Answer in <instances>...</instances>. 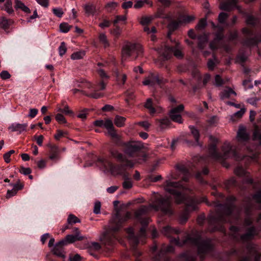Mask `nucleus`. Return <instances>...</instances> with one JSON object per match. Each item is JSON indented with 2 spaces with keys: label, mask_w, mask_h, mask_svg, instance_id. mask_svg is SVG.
I'll use <instances>...</instances> for the list:
<instances>
[{
  "label": "nucleus",
  "mask_w": 261,
  "mask_h": 261,
  "mask_svg": "<svg viewBox=\"0 0 261 261\" xmlns=\"http://www.w3.org/2000/svg\"><path fill=\"white\" fill-rule=\"evenodd\" d=\"M28 126L27 123L20 124V123H12L9 127V129L12 132H18L20 134L23 131L26 130Z\"/></svg>",
  "instance_id": "obj_21"
},
{
  "label": "nucleus",
  "mask_w": 261,
  "mask_h": 261,
  "mask_svg": "<svg viewBox=\"0 0 261 261\" xmlns=\"http://www.w3.org/2000/svg\"><path fill=\"white\" fill-rule=\"evenodd\" d=\"M144 107L148 110V113L151 116L160 113L162 111V108L158 106L151 98H148L144 104Z\"/></svg>",
  "instance_id": "obj_16"
},
{
  "label": "nucleus",
  "mask_w": 261,
  "mask_h": 261,
  "mask_svg": "<svg viewBox=\"0 0 261 261\" xmlns=\"http://www.w3.org/2000/svg\"><path fill=\"white\" fill-rule=\"evenodd\" d=\"M213 57L214 59H208L207 62V67L211 71H213L214 69L216 63L218 62V59L214 54L213 55Z\"/></svg>",
  "instance_id": "obj_30"
},
{
  "label": "nucleus",
  "mask_w": 261,
  "mask_h": 261,
  "mask_svg": "<svg viewBox=\"0 0 261 261\" xmlns=\"http://www.w3.org/2000/svg\"><path fill=\"white\" fill-rule=\"evenodd\" d=\"M118 6L116 2H109L105 6V9L108 12H112Z\"/></svg>",
  "instance_id": "obj_36"
},
{
  "label": "nucleus",
  "mask_w": 261,
  "mask_h": 261,
  "mask_svg": "<svg viewBox=\"0 0 261 261\" xmlns=\"http://www.w3.org/2000/svg\"><path fill=\"white\" fill-rule=\"evenodd\" d=\"M111 23L112 22L110 20L104 19L102 20V22L98 24V26L103 29L109 27L111 25Z\"/></svg>",
  "instance_id": "obj_45"
},
{
  "label": "nucleus",
  "mask_w": 261,
  "mask_h": 261,
  "mask_svg": "<svg viewBox=\"0 0 261 261\" xmlns=\"http://www.w3.org/2000/svg\"><path fill=\"white\" fill-rule=\"evenodd\" d=\"M85 15L87 16L90 15H94L96 12V9L95 5L91 3L86 4L83 6Z\"/></svg>",
  "instance_id": "obj_20"
},
{
  "label": "nucleus",
  "mask_w": 261,
  "mask_h": 261,
  "mask_svg": "<svg viewBox=\"0 0 261 261\" xmlns=\"http://www.w3.org/2000/svg\"><path fill=\"white\" fill-rule=\"evenodd\" d=\"M34 138L35 139L37 144L39 146H41L42 145L44 137L42 135H40L39 136L35 135Z\"/></svg>",
  "instance_id": "obj_59"
},
{
  "label": "nucleus",
  "mask_w": 261,
  "mask_h": 261,
  "mask_svg": "<svg viewBox=\"0 0 261 261\" xmlns=\"http://www.w3.org/2000/svg\"><path fill=\"white\" fill-rule=\"evenodd\" d=\"M220 9L226 11H230L231 10V4L229 2H224L221 4Z\"/></svg>",
  "instance_id": "obj_44"
},
{
  "label": "nucleus",
  "mask_w": 261,
  "mask_h": 261,
  "mask_svg": "<svg viewBox=\"0 0 261 261\" xmlns=\"http://www.w3.org/2000/svg\"><path fill=\"white\" fill-rule=\"evenodd\" d=\"M246 22L248 25L253 28L259 25L260 23L259 20L257 17L250 14L247 15Z\"/></svg>",
  "instance_id": "obj_23"
},
{
  "label": "nucleus",
  "mask_w": 261,
  "mask_h": 261,
  "mask_svg": "<svg viewBox=\"0 0 261 261\" xmlns=\"http://www.w3.org/2000/svg\"><path fill=\"white\" fill-rule=\"evenodd\" d=\"M231 95H236V92L232 89L228 88L227 89L224 90L221 94V98H229Z\"/></svg>",
  "instance_id": "obj_29"
},
{
  "label": "nucleus",
  "mask_w": 261,
  "mask_h": 261,
  "mask_svg": "<svg viewBox=\"0 0 261 261\" xmlns=\"http://www.w3.org/2000/svg\"><path fill=\"white\" fill-rule=\"evenodd\" d=\"M184 106L183 105H180L177 107L172 108L170 111V118L175 122L178 123L182 122L181 116L180 112L184 110Z\"/></svg>",
  "instance_id": "obj_17"
},
{
  "label": "nucleus",
  "mask_w": 261,
  "mask_h": 261,
  "mask_svg": "<svg viewBox=\"0 0 261 261\" xmlns=\"http://www.w3.org/2000/svg\"><path fill=\"white\" fill-rule=\"evenodd\" d=\"M237 137L239 141L243 143L248 141L250 139V136L246 132L245 127L240 125L237 132Z\"/></svg>",
  "instance_id": "obj_18"
},
{
  "label": "nucleus",
  "mask_w": 261,
  "mask_h": 261,
  "mask_svg": "<svg viewBox=\"0 0 261 261\" xmlns=\"http://www.w3.org/2000/svg\"><path fill=\"white\" fill-rule=\"evenodd\" d=\"M252 198L255 202L261 204V189L253 194Z\"/></svg>",
  "instance_id": "obj_41"
},
{
  "label": "nucleus",
  "mask_w": 261,
  "mask_h": 261,
  "mask_svg": "<svg viewBox=\"0 0 261 261\" xmlns=\"http://www.w3.org/2000/svg\"><path fill=\"white\" fill-rule=\"evenodd\" d=\"M66 135H67V133L66 132L58 129L57 130L56 134L55 135L54 137L56 140H60V138L65 137Z\"/></svg>",
  "instance_id": "obj_42"
},
{
  "label": "nucleus",
  "mask_w": 261,
  "mask_h": 261,
  "mask_svg": "<svg viewBox=\"0 0 261 261\" xmlns=\"http://www.w3.org/2000/svg\"><path fill=\"white\" fill-rule=\"evenodd\" d=\"M170 124V120L168 118H163L158 120L156 122V125L160 127L161 130H163L167 127Z\"/></svg>",
  "instance_id": "obj_28"
},
{
  "label": "nucleus",
  "mask_w": 261,
  "mask_h": 261,
  "mask_svg": "<svg viewBox=\"0 0 261 261\" xmlns=\"http://www.w3.org/2000/svg\"><path fill=\"white\" fill-rule=\"evenodd\" d=\"M55 118H56V120L59 123H61V124H66L67 123V121H66L65 118L62 114H61L60 113L57 114L56 115Z\"/></svg>",
  "instance_id": "obj_43"
},
{
  "label": "nucleus",
  "mask_w": 261,
  "mask_h": 261,
  "mask_svg": "<svg viewBox=\"0 0 261 261\" xmlns=\"http://www.w3.org/2000/svg\"><path fill=\"white\" fill-rule=\"evenodd\" d=\"M84 55H85L84 53H82L81 51L75 52V53H73L71 55V58L72 60L81 59L83 58V57Z\"/></svg>",
  "instance_id": "obj_47"
},
{
  "label": "nucleus",
  "mask_w": 261,
  "mask_h": 261,
  "mask_svg": "<svg viewBox=\"0 0 261 261\" xmlns=\"http://www.w3.org/2000/svg\"><path fill=\"white\" fill-rule=\"evenodd\" d=\"M253 138L254 140L258 141L261 145V126L256 127L253 134Z\"/></svg>",
  "instance_id": "obj_33"
},
{
  "label": "nucleus",
  "mask_w": 261,
  "mask_h": 261,
  "mask_svg": "<svg viewBox=\"0 0 261 261\" xmlns=\"http://www.w3.org/2000/svg\"><path fill=\"white\" fill-rule=\"evenodd\" d=\"M10 186H12L13 188L16 190L17 192L18 190H21L23 188V184L20 182V181L18 180L16 183L15 184H10Z\"/></svg>",
  "instance_id": "obj_50"
},
{
  "label": "nucleus",
  "mask_w": 261,
  "mask_h": 261,
  "mask_svg": "<svg viewBox=\"0 0 261 261\" xmlns=\"http://www.w3.org/2000/svg\"><path fill=\"white\" fill-rule=\"evenodd\" d=\"M0 76L3 80H7L10 78L11 75L8 72V71L6 70H3L0 73Z\"/></svg>",
  "instance_id": "obj_57"
},
{
  "label": "nucleus",
  "mask_w": 261,
  "mask_h": 261,
  "mask_svg": "<svg viewBox=\"0 0 261 261\" xmlns=\"http://www.w3.org/2000/svg\"><path fill=\"white\" fill-rule=\"evenodd\" d=\"M205 221V216L204 214L199 215L197 218V222L200 226H203Z\"/></svg>",
  "instance_id": "obj_49"
},
{
  "label": "nucleus",
  "mask_w": 261,
  "mask_h": 261,
  "mask_svg": "<svg viewBox=\"0 0 261 261\" xmlns=\"http://www.w3.org/2000/svg\"><path fill=\"white\" fill-rule=\"evenodd\" d=\"M215 81L216 85L218 87L221 86L224 84L223 80L219 74H217L215 76Z\"/></svg>",
  "instance_id": "obj_48"
},
{
  "label": "nucleus",
  "mask_w": 261,
  "mask_h": 261,
  "mask_svg": "<svg viewBox=\"0 0 261 261\" xmlns=\"http://www.w3.org/2000/svg\"><path fill=\"white\" fill-rule=\"evenodd\" d=\"M133 3L132 1L125 2L122 3V7L124 9H127L130 8H132L133 6Z\"/></svg>",
  "instance_id": "obj_62"
},
{
  "label": "nucleus",
  "mask_w": 261,
  "mask_h": 261,
  "mask_svg": "<svg viewBox=\"0 0 261 261\" xmlns=\"http://www.w3.org/2000/svg\"><path fill=\"white\" fill-rule=\"evenodd\" d=\"M207 25V22L206 18H202L200 19L196 27V28L199 30L204 29Z\"/></svg>",
  "instance_id": "obj_40"
},
{
  "label": "nucleus",
  "mask_w": 261,
  "mask_h": 261,
  "mask_svg": "<svg viewBox=\"0 0 261 261\" xmlns=\"http://www.w3.org/2000/svg\"><path fill=\"white\" fill-rule=\"evenodd\" d=\"M211 148L213 151L212 154L214 158L217 160H221L228 158H232L237 161H244L246 160H251L253 158L250 155L243 154L238 148L233 147L230 145H228V149L224 151L223 155L218 151L216 144H212Z\"/></svg>",
  "instance_id": "obj_7"
},
{
  "label": "nucleus",
  "mask_w": 261,
  "mask_h": 261,
  "mask_svg": "<svg viewBox=\"0 0 261 261\" xmlns=\"http://www.w3.org/2000/svg\"><path fill=\"white\" fill-rule=\"evenodd\" d=\"M151 207L155 211H160L163 215H172L173 214L171 201L170 198H164L161 196L156 199Z\"/></svg>",
  "instance_id": "obj_12"
},
{
  "label": "nucleus",
  "mask_w": 261,
  "mask_h": 261,
  "mask_svg": "<svg viewBox=\"0 0 261 261\" xmlns=\"http://www.w3.org/2000/svg\"><path fill=\"white\" fill-rule=\"evenodd\" d=\"M126 19V18L125 16L123 15H117L116 16L115 19L113 21V23L114 25H116L119 21H123Z\"/></svg>",
  "instance_id": "obj_53"
},
{
  "label": "nucleus",
  "mask_w": 261,
  "mask_h": 261,
  "mask_svg": "<svg viewBox=\"0 0 261 261\" xmlns=\"http://www.w3.org/2000/svg\"><path fill=\"white\" fill-rule=\"evenodd\" d=\"M194 19L195 17L193 16L181 14L177 20L171 21L168 25V32L167 38L173 44L166 45V48L170 53L173 54L177 58H182L184 55L180 50L179 43L175 40H173L171 35L181 24L189 23Z\"/></svg>",
  "instance_id": "obj_6"
},
{
  "label": "nucleus",
  "mask_w": 261,
  "mask_h": 261,
  "mask_svg": "<svg viewBox=\"0 0 261 261\" xmlns=\"http://www.w3.org/2000/svg\"><path fill=\"white\" fill-rule=\"evenodd\" d=\"M211 75L209 73H205L204 75L203 79V85L204 86H205L207 83L210 81L211 79Z\"/></svg>",
  "instance_id": "obj_64"
},
{
  "label": "nucleus",
  "mask_w": 261,
  "mask_h": 261,
  "mask_svg": "<svg viewBox=\"0 0 261 261\" xmlns=\"http://www.w3.org/2000/svg\"><path fill=\"white\" fill-rule=\"evenodd\" d=\"M88 111L89 110L87 109H85L81 111L77 115V117L81 118L83 120L86 119Z\"/></svg>",
  "instance_id": "obj_51"
},
{
  "label": "nucleus",
  "mask_w": 261,
  "mask_h": 261,
  "mask_svg": "<svg viewBox=\"0 0 261 261\" xmlns=\"http://www.w3.org/2000/svg\"><path fill=\"white\" fill-rule=\"evenodd\" d=\"M59 150L57 147H52L50 150L49 159L53 161L56 160L59 158Z\"/></svg>",
  "instance_id": "obj_31"
},
{
  "label": "nucleus",
  "mask_w": 261,
  "mask_h": 261,
  "mask_svg": "<svg viewBox=\"0 0 261 261\" xmlns=\"http://www.w3.org/2000/svg\"><path fill=\"white\" fill-rule=\"evenodd\" d=\"M59 54L61 57L63 56L67 51L66 44L65 42H62L58 48Z\"/></svg>",
  "instance_id": "obj_37"
},
{
  "label": "nucleus",
  "mask_w": 261,
  "mask_h": 261,
  "mask_svg": "<svg viewBox=\"0 0 261 261\" xmlns=\"http://www.w3.org/2000/svg\"><path fill=\"white\" fill-rule=\"evenodd\" d=\"M165 80L160 77L159 74L156 73H151L149 77L146 79L143 83L144 85L154 86L155 85L160 86L161 87L165 84Z\"/></svg>",
  "instance_id": "obj_15"
},
{
  "label": "nucleus",
  "mask_w": 261,
  "mask_h": 261,
  "mask_svg": "<svg viewBox=\"0 0 261 261\" xmlns=\"http://www.w3.org/2000/svg\"><path fill=\"white\" fill-rule=\"evenodd\" d=\"M234 172L236 175L243 178L244 182L251 186L253 189H256L259 185V182H255L251 176L250 173L247 172L242 165L236 167Z\"/></svg>",
  "instance_id": "obj_13"
},
{
  "label": "nucleus",
  "mask_w": 261,
  "mask_h": 261,
  "mask_svg": "<svg viewBox=\"0 0 261 261\" xmlns=\"http://www.w3.org/2000/svg\"><path fill=\"white\" fill-rule=\"evenodd\" d=\"M155 17L158 18H164L167 17V15L165 13L164 10L162 8H158L155 13Z\"/></svg>",
  "instance_id": "obj_46"
},
{
  "label": "nucleus",
  "mask_w": 261,
  "mask_h": 261,
  "mask_svg": "<svg viewBox=\"0 0 261 261\" xmlns=\"http://www.w3.org/2000/svg\"><path fill=\"white\" fill-rule=\"evenodd\" d=\"M228 14L225 12H221L218 16V20L221 24H226L228 18Z\"/></svg>",
  "instance_id": "obj_34"
},
{
  "label": "nucleus",
  "mask_w": 261,
  "mask_h": 261,
  "mask_svg": "<svg viewBox=\"0 0 261 261\" xmlns=\"http://www.w3.org/2000/svg\"><path fill=\"white\" fill-rule=\"evenodd\" d=\"M97 73L99 76L102 79L96 85H93L91 83H88L87 87L89 89H91L92 92L89 93L88 96L94 98H99L101 97L102 95L100 93H97V91H102L105 89L106 86V83L105 82L104 79H108L109 76L106 73L104 70L99 69L97 70Z\"/></svg>",
  "instance_id": "obj_10"
},
{
  "label": "nucleus",
  "mask_w": 261,
  "mask_h": 261,
  "mask_svg": "<svg viewBox=\"0 0 261 261\" xmlns=\"http://www.w3.org/2000/svg\"><path fill=\"white\" fill-rule=\"evenodd\" d=\"M114 76L116 77L118 84L121 87L124 85L127 79V76L125 74L116 71L114 72Z\"/></svg>",
  "instance_id": "obj_22"
},
{
  "label": "nucleus",
  "mask_w": 261,
  "mask_h": 261,
  "mask_svg": "<svg viewBox=\"0 0 261 261\" xmlns=\"http://www.w3.org/2000/svg\"><path fill=\"white\" fill-rule=\"evenodd\" d=\"M70 28L71 26L65 22L61 23L60 24V31L64 33H67L70 30Z\"/></svg>",
  "instance_id": "obj_38"
},
{
  "label": "nucleus",
  "mask_w": 261,
  "mask_h": 261,
  "mask_svg": "<svg viewBox=\"0 0 261 261\" xmlns=\"http://www.w3.org/2000/svg\"><path fill=\"white\" fill-rule=\"evenodd\" d=\"M2 10L6 11L10 15L13 16L14 15V11L12 7V2L11 1H6Z\"/></svg>",
  "instance_id": "obj_27"
},
{
  "label": "nucleus",
  "mask_w": 261,
  "mask_h": 261,
  "mask_svg": "<svg viewBox=\"0 0 261 261\" xmlns=\"http://www.w3.org/2000/svg\"><path fill=\"white\" fill-rule=\"evenodd\" d=\"M54 14L58 17H61L63 12L61 9L54 8L53 10Z\"/></svg>",
  "instance_id": "obj_60"
},
{
  "label": "nucleus",
  "mask_w": 261,
  "mask_h": 261,
  "mask_svg": "<svg viewBox=\"0 0 261 261\" xmlns=\"http://www.w3.org/2000/svg\"><path fill=\"white\" fill-rule=\"evenodd\" d=\"M93 124L95 126L106 128L112 137H117V133L111 119L105 118L104 120H96L93 122Z\"/></svg>",
  "instance_id": "obj_14"
},
{
  "label": "nucleus",
  "mask_w": 261,
  "mask_h": 261,
  "mask_svg": "<svg viewBox=\"0 0 261 261\" xmlns=\"http://www.w3.org/2000/svg\"><path fill=\"white\" fill-rule=\"evenodd\" d=\"M115 28L113 30H112V33L114 34L115 36H116L117 37H118L120 35L121 33L120 28L117 25H115Z\"/></svg>",
  "instance_id": "obj_63"
},
{
  "label": "nucleus",
  "mask_w": 261,
  "mask_h": 261,
  "mask_svg": "<svg viewBox=\"0 0 261 261\" xmlns=\"http://www.w3.org/2000/svg\"><path fill=\"white\" fill-rule=\"evenodd\" d=\"M191 135L193 136L195 139V142H193L194 144H196V145H199V137H200V133L199 130L196 128L194 126L190 125L189 126Z\"/></svg>",
  "instance_id": "obj_24"
},
{
  "label": "nucleus",
  "mask_w": 261,
  "mask_h": 261,
  "mask_svg": "<svg viewBox=\"0 0 261 261\" xmlns=\"http://www.w3.org/2000/svg\"><path fill=\"white\" fill-rule=\"evenodd\" d=\"M38 113V109L36 108H31L29 110V113L28 115V117L31 118H33L37 115Z\"/></svg>",
  "instance_id": "obj_52"
},
{
  "label": "nucleus",
  "mask_w": 261,
  "mask_h": 261,
  "mask_svg": "<svg viewBox=\"0 0 261 261\" xmlns=\"http://www.w3.org/2000/svg\"><path fill=\"white\" fill-rule=\"evenodd\" d=\"M122 54L125 57L136 60L143 57L144 49L142 46L139 43H129L123 47Z\"/></svg>",
  "instance_id": "obj_11"
},
{
  "label": "nucleus",
  "mask_w": 261,
  "mask_h": 261,
  "mask_svg": "<svg viewBox=\"0 0 261 261\" xmlns=\"http://www.w3.org/2000/svg\"><path fill=\"white\" fill-rule=\"evenodd\" d=\"M130 214L126 213L124 216L117 214L113 225L102 233L100 238L102 244L109 251H112L118 241L116 233L121 229L123 224L130 218Z\"/></svg>",
  "instance_id": "obj_5"
},
{
  "label": "nucleus",
  "mask_w": 261,
  "mask_h": 261,
  "mask_svg": "<svg viewBox=\"0 0 261 261\" xmlns=\"http://www.w3.org/2000/svg\"><path fill=\"white\" fill-rule=\"evenodd\" d=\"M100 207H101L100 202L99 201L96 202L94 204L93 212L96 214H98L100 213Z\"/></svg>",
  "instance_id": "obj_58"
},
{
  "label": "nucleus",
  "mask_w": 261,
  "mask_h": 261,
  "mask_svg": "<svg viewBox=\"0 0 261 261\" xmlns=\"http://www.w3.org/2000/svg\"><path fill=\"white\" fill-rule=\"evenodd\" d=\"M181 232L180 229L169 225L164 227L162 230V233L170 238L171 244L181 247L187 246L197 248L196 253L189 251L180 253L177 256L176 261H205L206 255L215 256L216 251L212 239L210 238H203L202 231L193 230L191 234L185 236L182 240L179 237H172L173 235L180 234ZM174 251L175 248L172 245L163 244L159 248L157 244H154L151 248L152 254L151 261H173L168 253H173ZM136 261L141 260L137 258Z\"/></svg>",
  "instance_id": "obj_2"
},
{
  "label": "nucleus",
  "mask_w": 261,
  "mask_h": 261,
  "mask_svg": "<svg viewBox=\"0 0 261 261\" xmlns=\"http://www.w3.org/2000/svg\"><path fill=\"white\" fill-rule=\"evenodd\" d=\"M209 173L208 169L205 167L201 171H198L196 173L195 177L196 179L202 185H209L208 181H207L204 177L203 175L206 176Z\"/></svg>",
  "instance_id": "obj_19"
},
{
  "label": "nucleus",
  "mask_w": 261,
  "mask_h": 261,
  "mask_svg": "<svg viewBox=\"0 0 261 261\" xmlns=\"http://www.w3.org/2000/svg\"><path fill=\"white\" fill-rule=\"evenodd\" d=\"M99 40L100 42L103 44L105 48L110 46V43L107 39L106 35L103 33H100L99 35Z\"/></svg>",
  "instance_id": "obj_35"
},
{
  "label": "nucleus",
  "mask_w": 261,
  "mask_h": 261,
  "mask_svg": "<svg viewBox=\"0 0 261 261\" xmlns=\"http://www.w3.org/2000/svg\"><path fill=\"white\" fill-rule=\"evenodd\" d=\"M59 111L60 112L64 113L65 114L70 115L73 114V112L72 111L69 110V107L68 106L65 107L64 109H60Z\"/></svg>",
  "instance_id": "obj_61"
},
{
  "label": "nucleus",
  "mask_w": 261,
  "mask_h": 261,
  "mask_svg": "<svg viewBox=\"0 0 261 261\" xmlns=\"http://www.w3.org/2000/svg\"><path fill=\"white\" fill-rule=\"evenodd\" d=\"M215 184H210L212 189L214 190L212 192L216 198L214 204L216 208V214L211 215L207 219L208 226L207 230L211 232L219 231L226 234V229L224 226L225 223H229L230 235L234 240L241 241L243 247L237 249L232 248L227 253L228 259L231 257H235L237 261H260L261 254L256 249L255 245L251 242L255 237H259L261 229V213L256 219V223L258 227L253 225V220L252 218L253 205L249 202L245 208L246 217L244 219L245 226L248 227L246 233L240 234L241 226L232 225V219L237 223H240L241 216L240 212L234 214V211L237 208L235 202L237 198L234 195H225L217 190V185L225 189L228 193L230 189L237 188L238 182L234 177L225 180L222 184L215 180Z\"/></svg>",
  "instance_id": "obj_1"
},
{
  "label": "nucleus",
  "mask_w": 261,
  "mask_h": 261,
  "mask_svg": "<svg viewBox=\"0 0 261 261\" xmlns=\"http://www.w3.org/2000/svg\"><path fill=\"white\" fill-rule=\"evenodd\" d=\"M13 23V21L10 19H7L3 16L0 18V27L4 30H8L10 26Z\"/></svg>",
  "instance_id": "obj_25"
},
{
  "label": "nucleus",
  "mask_w": 261,
  "mask_h": 261,
  "mask_svg": "<svg viewBox=\"0 0 261 261\" xmlns=\"http://www.w3.org/2000/svg\"><path fill=\"white\" fill-rule=\"evenodd\" d=\"M112 157L115 159L118 164H114L111 161L103 159L101 163L107 170H110L112 174L121 175L124 180L122 183L123 188L129 189L133 187V182L129 173L127 172V168H132L134 164L125 155L119 152L117 150H112L110 151Z\"/></svg>",
  "instance_id": "obj_4"
},
{
  "label": "nucleus",
  "mask_w": 261,
  "mask_h": 261,
  "mask_svg": "<svg viewBox=\"0 0 261 261\" xmlns=\"http://www.w3.org/2000/svg\"><path fill=\"white\" fill-rule=\"evenodd\" d=\"M176 168L179 173L181 175V180L178 181H172L170 180H166L164 184L165 191L172 195L175 202L178 203L186 204V211H196L197 206L195 199L191 198L189 203H186L187 197L185 192L190 191L188 186L190 172L189 169L183 164L176 165Z\"/></svg>",
  "instance_id": "obj_3"
},
{
  "label": "nucleus",
  "mask_w": 261,
  "mask_h": 261,
  "mask_svg": "<svg viewBox=\"0 0 261 261\" xmlns=\"http://www.w3.org/2000/svg\"><path fill=\"white\" fill-rule=\"evenodd\" d=\"M14 8L17 10L20 9L26 13H30V9L27 7L22 2L19 0H15Z\"/></svg>",
  "instance_id": "obj_26"
},
{
  "label": "nucleus",
  "mask_w": 261,
  "mask_h": 261,
  "mask_svg": "<svg viewBox=\"0 0 261 261\" xmlns=\"http://www.w3.org/2000/svg\"><path fill=\"white\" fill-rule=\"evenodd\" d=\"M162 178L161 175H158L155 176L152 174L149 175L148 176V179L151 182H156L160 180Z\"/></svg>",
  "instance_id": "obj_55"
},
{
  "label": "nucleus",
  "mask_w": 261,
  "mask_h": 261,
  "mask_svg": "<svg viewBox=\"0 0 261 261\" xmlns=\"http://www.w3.org/2000/svg\"><path fill=\"white\" fill-rule=\"evenodd\" d=\"M19 172L25 175H27L31 173L32 170L30 168H25L21 166L20 167Z\"/></svg>",
  "instance_id": "obj_54"
},
{
  "label": "nucleus",
  "mask_w": 261,
  "mask_h": 261,
  "mask_svg": "<svg viewBox=\"0 0 261 261\" xmlns=\"http://www.w3.org/2000/svg\"><path fill=\"white\" fill-rule=\"evenodd\" d=\"M125 120V117L117 115L115 118L114 123L117 127H121L124 125Z\"/></svg>",
  "instance_id": "obj_32"
},
{
  "label": "nucleus",
  "mask_w": 261,
  "mask_h": 261,
  "mask_svg": "<svg viewBox=\"0 0 261 261\" xmlns=\"http://www.w3.org/2000/svg\"><path fill=\"white\" fill-rule=\"evenodd\" d=\"M67 221L69 224H75L80 222V220L74 215L70 214L68 217Z\"/></svg>",
  "instance_id": "obj_39"
},
{
  "label": "nucleus",
  "mask_w": 261,
  "mask_h": 261,
  "mask_svg": "<svg viewBox=\"0 0 261 261\" xmlns=\"http://www.w3.org/2000/svg\"><path fill=\"white\" fill-rule=\"evenodd\" d=\"M152 19L148 17H143L141 18V23L143 25L149 24L151 22Z\"/></svg>",
  "instance_id": "obj_56"
},
{
  "label": "nucleus",
  "mask_w": 261,
  "mask_h": 261,
  "mask_svg": "<svg viewBox=\"0 0 261 261\" xmlns=\"http://www.w3.org/2000/svg\"><path fill=\"white\" fill-rule=\"evenodd\" d=\"M122 150L126 155L129 158H139L145 161L147 155L142 151L143 146L140 142H127L122 145Z\"/></svg>",
  "instance_id": "obj_9"
},
{
  "label": "nucleus",
  "mask_w": 261,
  "mask_h": 261,
  "mask_svg": "<svg viewBox=\"0 0 261 261\" xmlns=\"http://www.w3.org/2000/svg\"><path fill=\"white\" fill-rule=\"evenodd\" d=\"M74 234H68L64 240L58 242L53 248V253L59 257L64 258V247L69 243H72L76 241H82L84 237L80 235V231L77 228H74Z\"/></svg>",
  "instance_id": "obj_8"
}]
</instances>
